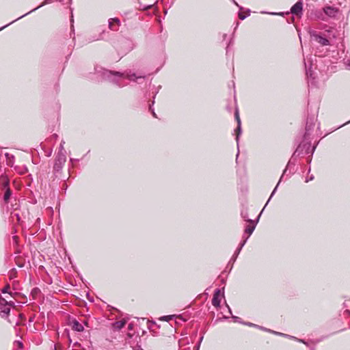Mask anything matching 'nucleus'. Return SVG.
Segmentation results:
<instances>
[{"instance_id":"1","label":"nucleus","mask_w":350,"mask_h":350,"mask_svg":"<svg viewBox=\"0 0 350 350\" xmlns=\"http://www.w3.org/2000/svg\"><path fill=\"white\" fill-rule=\"evenodd\" d=\"M95 71L104 79L109 80L120 88L124 87L125 85V84L122 82V79L123 78H126L130 81H136L139 84L142 83L145 80L144 76H137L135 73L131 74L130 72L124 73L116 71H111L102 67L95 68Z\"/></svg>"},{"instance_id":"2","label":"nucleus","mask_w":350,"mask_h":350,"mask_svg":"<svg viewBox=\"0 0 350 350\" xmlns=\"http://www.w3.org/2000/svg\"><path fill=\"white\" fill-rule=\"evenodd\" d=\"M310 146H311V144H310V142H307V143H305V144H300L297 149L295 150V151L294 152L293 156H292V158L291 159V160L288 161V164H287V166L284 169V172H283V174L281 176V178H283V177L286 175L287 176H289V174H287V171H288V169H291V165H295V162L293 161L295 158L296 157H298L299 156L300 154H308V153H311V150H310Z\"/></svg>"},{"instance_id":"3","label":"nucleus","mask_w":350,"mask_h":350,"mask_svg":"<svg viewBox=\"0 0 350 350\" xmlns=\"http://www.w3.org/2000/svg\"><path fill=\"white\" fill-rule=\"evenodd\" d=\"M66 161V157L65 153H57L55 163L53 165V170L55 172H60Z\"/></svg>"},{"instance_id":"4","label":"nucleus","mask_w":350,"mask_h":350,"mask_svg":"<svg viewBox=\"0 0 350 350\" xmlns=\"http://www.w3.org/2000/svg\"><path fill=\"white\" fill-rule=\"evenodd\" d=\"M234 118L237 122V129H235V133H236V141H237V148L239 149V136L241 134V119H240V117H239V111H238V109H237L235 110V112H234ZM239 150H238V152L237 154V159L239 157Z\"/></svg>"},{"instance_id":"5","label":"nucleus","mask_w":350,"mask_h":350,"mask_svg":"<svg viewBox=\"0 0 350 350\" xmlns=\"http://www.w3.org/2000/svg\"><path fill=\"white\" fill-rule=\"evenodd\" d=\"M311 37L314 40L319 43L321 46H328L329 45V41L325 37L321 36L320 33H317L315 31H313L310 33Z\"/></svg>"},{"instance_id":"6","label":"nucleus","mask_w":350,"mask_h":350,"mask_svg":"<svg viewBox=\"0 0 350 350\" xmlns=\"http://www.w3.org/2000/svg\"><path fill=\"white\" fill-rule=\"evenodd\" d=\"M8 301L4 298L0 297V315L2 317L8 316L10 312V308L8 306Z\"/></svg>"},{"instance_id":"7","label":"nucleus","mask_w":350,"mask_h":350,"mask_svg":"<svg viewBox=\"0 0 350 350\" xmlns=\"http://www.w3.org/2000/svg\"><path fill=\"white\" fill-rule=\"evenodd\" d=\"M53 0H44L42 4H40L39 6H38L37 8L31 10V11L28 12L27 13L22 15L21 16L18 17V18H16V20H14L13 21L10 22V23L4 25L3 27H1L0 28V31L3 30L4 28L7 27L8 26H9L10 25L12 24L13 23H14L15 21L23 18L24 16L28 15L29 14H30L31 12L38 10V8L44 6V5H46V4H49V3H51L53 2Z\"/></svg>"},{"instance_id":"8","label":"nucleus","mask_w":350,"mask_h":350,"mask_svg":"<svg viewBox=\"0 0 350 350\" xmlns=\"http://www.w3.org/2000/svg\"><path fill=\"white\" fill-rule=\"evenodd\" d=\"M314 125V119L312 118H308L306 125V132L304 135L305 140H306L310 135V131L313 130Z\"/></svg>"},{"instance_id":"9","label":"nucleus","mask_w":350,"mask_h":350,"mask_svg":"<svg viewBox=\"0 0 350 350\" xmlns=\"http://www.w3.org/2000/svg\"><path fill=\"white\" fill-rule=\"evenodd\" d=\"M303 10V2L301 0L298 1L295 4H294L291 9V12L293 14L296 16H299L302 14Z\"/></svg>"},{"instance_id":"10","label":"nucleus","mask_w":350,"mask_h":350,"mask_svg":"<svg viewBox=\"0 0 350 350\" xmlns=\"http://www.w3.org/2000/svg\"><path fill=\"white\" fill-rule=\"evenodd\" d=\"M258 219H259V216H258L256 221H252V222H249L250 224H248L245 227V234H247L245 239H247L250 237V236L252 234V232H254V230L256 228V225L257 222L258 221Z\"/></svg>"},{"instance_id":"11","label":"nucleus","mask_w":350,"mask_h":350,"mask_svg":"<svg viewBox=\"0 0 350 350\" xmlns=\"http://www.w3.org/2000/svg\"><path fill=\"white\" fill-rule=\"evenodd\" d=\"M323 11L330 18H334L338 13V9L333 6H325L323 8Z\"/></svg>"},{"instance_id":"12","label":"nucleus","mask_w":350,"mask_h":350,"mask_svg":"<svg viewBox=\"0 0 350 350\" xmlns=\"http://www.w3.org/2000/svg\"><path fill=\"white\" fill-rule=\"evenodd\" d=\"M120 24V20L117 18H110L109 20V28L112 31H118L119 29Z\"/></svg>"},{"instance_id":"13","label":"nucleus","mask_w":350,"mask_h":350,"mask_svg":"<svg viewBox=\"0 0 350 350\" xmlns=\"http://www.w3.org/2000/svg\"><path fill=\"white\" fill-rule=\"evenodd\" d=\"M243 324L245 325H247L250 327H258L259 329H261L262 330H265V331H267V332H272L275 334H277V335H280V336H289L287 334H282V333H280V332H275V331H272V330H270V329H268L267 328H265L263 327H261V326H259V325H257L256 324H254L252 323H250V322H247V323H243Z\"/></svg>"},{"instance_id":"14","label":"nucleus","mask_w":350,"mask_h":350,"mask_svg":"<svg viewBox=\"0 0 350 350\" xmlns=\"http://www.w3.org/2000/svg\"><path fill=\"white\" fill-rule=\"evenodd\" d=\"M72 328L75 331L77 332H82L83 330V326L81 323L77 321L76 319H74L72 321Z\"/></svg>"},{"instance_id":"15","label":"nucleus","mask_w":350,"mask_h":350,"mask_svg":"<svg viewBox=\"0 0 350 350\" xmlns=\"http://www.w3.org/2000/svg\"><path fill=\"white\" fill-rule=\"evenodd\" d=\"M10 181L9 179L4 176H0V185L2 186V189L9 188Z\"/></svg>"},{"instance_id":"16","label":"nucleus","mask_w":350,"mask_h":350,"mask_svg":"<svg viewBox=\"0 0 350 350\" xmlns=\"http://www.w3.org/2000/svg\"><path fill=\"white\" fill-rule=\"evenodd\" d=\"M5 158H6V163L8 166L12 167L14 162V156L12 154H10L9 153L6 152L5 154Z\"/></svg>"},{"instance_id":"17","label":"nucleus","mask_w":350,"mask_h":350,"mask_svg":"<svg viewBox=\"0 0 350 350\" xmlns=\"http://www.w3.org/2000/svg\"><path fill=\"white\" fill-rule=\"evenodd\" d=\"M343 308H345L344 314L350 315V299L345 300Z\"/></svg>"},{"instance_id":"18","label":"nucleus","mask_w":350,"mask_h":350,"mask_svg":"<svg viewBox=\"0 0 350 350\" xmlns=\"http://www.w3.org/2000/svg\"><path fill=\"white\" fill-rule=\"evenodd\" d=\"M239 253H240V249H237L236 251L234 252V254L232 255V258H230V260L228 262V265L232 264L231 268L232 267V265L236 261Z\"/></svg>"},{"instance_id":"19","label":"nucleus","mask_w":350,"mask_h":350,"mask_svg":"<svg viewBox=\"0 0 350 350\" xmlns=\"http://www.w3.org/2000/svg\"><path fill=\"white\" fill-rule=\"evenodd\" d=\"M5 189V193H4V196H3V200L5 202H8L10 198V196L12 195V191H11V189L9 188H7V189Z\"/></svg>"},{"instance_id":"20","label":"nucleus","mask_w":350,"mask_h":350,"mask_svg":"<svg viewBox=\"0 0 350 350\" xmlns=\"http://www.w3.org/2000/svg\"><path fill=\"white\" fill-rule=\"evenodd\" d=\"M125 324H126V321L124 320L118 321H116L113 324V327L116 329H122V327H124Z\"/></svg>"},{"instance_id":"21","label":"nucleus","mask_w":350,"mask_h":350,"mask_svg":"<svg viewBox=\"0 0 350 350\" xmlns=\"http://www.w3.org/2000/svg\"><path fill=\"white\" fill-rule=\"evenodd\" d=\"M282 179V178H280V179L279 182L278 183V184H277L276 187L274 188V189H273V191H272V193H271V196H270V197H269V198L268 201L267 202V204H265L264 208H262V210H261V212H263V210H265V208H266L267 204H268V202H269L270 199H271V198H272V196L274 195V193H275V192L276 191L277 188H278V185H279L280 183L281 182ZM261 213H260L259 214V215H258L259 217L260 216Z\"/></svg>"},{"instance_id":"22","label":"nucleus","mask_w":350,"mask_h":350,"mask_svg":"<svg viewBox=\"0 0 350 350\" xmlns=\"http://www.w3.org/2000/svg\"><path fill=\"white\" fill-rule=\"evenodd\" d=\"M282 179V178H280V179L279 182L278 183V184H277L276 187L274 188V189H273V191H272V193H271V196H270V197H269V198L268 201L267 202V204H265L264 208H262V210H261V212H263V210H265V208H266L267 204H268V202H269L270 199H271V198H272V196L274 195V193H275V192L276 191L277 188H278V185H279L280 183L281 182ZM261 213H260L259 214V215H258L259 217L260 216Z\"/></svg>"},{"instance_id":"23","label":"nucleus","mask_w":350,"mask_h":350,"mask_svg":"<svg viewBox=\"0 0 350 350\" xmlns=\"http://www.w3.org/2000/svg\"><path fill=\"white\" fill-rule=\"evenodd\" d=\"M282 179V178H280V179L279 182L278 183V184H277L276 187L274 188V189H273V191H272V193H271V196H270V197H269V198L268 201L267 202V204H265L264 208H262V210H261V212H263V210H265V208H266L267 204H268V202H269L270 199H271V198H272V196L274 195V193H275V192L276 191L277 188H278V185H279L280 183L281 182ZM261 213H260L259 214V215H258L259 217L260 216Z\"/></svg>"},{"instance_id":"24","label":"nucleus","mask_w":350,"mask_h":350,"mask_svg":"<svg viewBox=\"0 0 350 350\" xmlns=\"http://www.w3.org/2000/svg\"><path fill=\"white\" fill-rule=\"evenodd\" d=\"M282 179V178H280V179L279 182L278 183V184H277L276 187L274 188V189H273V191H272V193H271V196H270V197H269V198L268 201L267 202V204H265L264 208H262V210H261V212H263V210H265V208H266L267 204H268V202H269L270 199H271V198H272V196L274 195V193H275V192L276 191L277 188H278V185H279L280 183L281 182ZM261 213H260L259 214V215H258L259 217L260 216Z\"/></svg>"},{"instance_id":"25","label":"nucleus","mask_w":350,"mask_h":350,"mask_svg":"<svg viewBox=\"0 0 350 350\" xmlns=\"http://www.w3.org/2000/svg\"><path fill=\"white\" fill-rule=\"evenodd\" d=\"M241 217L247 222H252L253 220L249 219L248 213L247 210H242L241 213Z\"/></svg>"},{"instance_id":"26","label":"nucleus","mask_w":350,"mask_h":350,"mask_svg":"<svg viewBox=\"0 0 350 350\" xmlns=\"http://www.w3.org/2000/svg\"><path fill=\"white\" fill-rule=\"evenodd\" d=\"M220 298L219 297H213V299H212V304L216 307V308H218L220 306Z\"/></svg>"},{"instance_id":"27","label":"nucleus","mask_w":350,"mask_h":350,"mask_svg":"<svg viewBox=\"0 0 350 350\" xmlns=\"http://www.w3.org/2000/svg\"><path fill=\"white\" fill-rule=\"evenodd\" d=\"M64 143H65L64 141H62L59 148L58 153H65L64 147Z\"/></svg>"},{"instance_id":"28","label":"nucleus","mask_w":350,"mask_h":350,"mask_svg":"<svg viewBox=\"0 0 350 350\" xmlns=\"http://www.w3.org/2000/svg\"><path fill=\"white\" fill-rule=\"evenodd\" d=\"M232 318L233 319L234 322L243 324V322L241 321V319L240 317L232 315Z\"/></svg>"},{"instance_id":"29","label":"nucleus","mask_w":350,"mask_h":350,"mask_svg":"<svg viewBox=\"0 0 350 350\" xmlns=\"http://www.w3.org/2000/svg\"><path fill=\"white\" fill-rule=\"evenodd\" d=\"M14 344L16 345V346L18 348V349H23V344L21 341L20 340H16L14 342Z\"/></svg>"},{"instance_id":"30","label":"nucleus","mask_w":350,"mask_h":350,"mask_svg":"<svg viewBox=\"0 0 350 350\" xmlns=\"http://www.w3.org/2000/svg\"><path fill=\"white\" fill-rule=\"evenodd\" d=\"M202 340H203V336H201V337L200 338V339H199V341H198V344H197V345H196V346L195 347L196 350H199V349H200V344H201V342H202Z\"/></svg>"},{"instance_id":"31","label":"nucleus","mask_w":350,"mask_h":350,"mask_svg":"<svg viewBox=\"0 0 350 350\" xmlns=\"http://www.w3.org/2000/svg\"><path fill=\"white\" fill-rule=\"evenodd\" d=\"M306 75H307V77H310L314 78V77H312V71L310 70V68H308H308H306Z\"/></svg>"},{"instance_id":"32","label":"nucleus","mask_w":350,"mask_h":350,"mask_svg":"<svg viewBox=\"0 0 350 350\" xmlns=\"http://www.w3.org/2000/svg\"><path fill=\"white\" fill-rule=\"evenodd\" d=\"M220 292H221L220 289H218V288L216 289L214 292L213 297H219Z\"/></svg>"},{"instance_id":"33","label":"nucleus","mask_w":350,"mask_h":350,"mask_svg":"<svg viewBox=\"0 0 350 350\" xmlns=\"http://www.w3.org/2000/svg\"><path fill=\"white\" fill-rule=\"evenodd\" d=\"M174 317V316L172 315H169V316H163L161 319L162 320H165V321H168L170 319H172V318Z\"/></svg>"},{"instance_id":"34","label":"nucleus","mask_w":350,"mask_h":350,"mask_svg":"<svg viewBox=\"0 0 350 350\" xmlns=\"http://www.w3.org/2000/svg\"><path fill=\"white\" fill-rule=\"evenodd\" d=\"M247 239H245L240 244H239V246L237 249H240V251L241 250L242 247L244 246V245L245 244L246 241H247Z\"/></svg>"},{"instance_id":"35","label":"nucleus","mask_w":350,"mask_h":350,"mask_svg":"<svg viewBox=\"0 0 350 350\" xmlns=\"http://www.w3.org/2000/svg\"><path fill=\"white\" fill-rule=\"evenodd\" d=\"M10 289V285L8 284L6 285L3 289H2V293H8V290Z\"/></svg>"},{"instance_id":"36","label":"nucleus","mask_w":350,"mask_h":350,"mask_svg":"<svg viewBox=\"0 0 350 350\" xmlns=\"http://www.w3.org/2000/svg\"><path fill=\"white\" fill-rule=\"evenodd\" d=\"M246 17H247V16L243 15L242 13H239V18L241 20H244Z\"/></svg>"},{"instance_id":"37","label":"nucleus","mask_w":350,"mask_h":350,"mask_svg":"<svg viewBox=\"0 0 350 350\" xmlns=\"http://www.w3.org/2000/svg\"><path fill=\"white\" fill-rule=\"evenodd\" d=\"M81 344L79 343L78 342H76L73 344V347H77V348L79 347H79H81Z\"/></svg>"},{"instance_id":"38","label":"nucleus","mask_w":350,"mask_h":350,"mask_svg":"<svg viewBox=\"0 0 350 350\" xmlns=\"http://www.w3.org/2000/svg\"><path fill=\"white\" fill-rule=\"evenodd\" d=\"M317 144H319V142H317V144H316V145H314V146L312 147V148L311 149V154H312L314 153V150H315V149H316V148H317Z\"/></svg>"},{"instance_id":"39","label":"nucleus","mask_w":350,"mask_h":350,"mask_svg":"<svg viewBox=\"0 0 350 350\" xmlns=\"http://www.w3.org/2000/svg\"><path fill=\"white\" fill-rule=\"evenodd\" d=\"M314 179V176L312 175L309 178H306V182L308 183L309 182L310 180H312Z\"/></svg>"},{"instance_id":"40","label":"nucleus","mask_w":350,"mask_h":350,"mask_svg":"<svg viewBox=\"0 0 350 350\" xmlns=\"http://www.w3.org/2000/svg\"><path fill=\"white\" fill-rule=\"evenodd\" d=\"M176 318V319H178V320H180V321H185V319H183V318L182 317H180V316H177Z\"/></svg>"},{"instance_id":"41","label":"nucleus","mask_w":350,"mask_h":350,"mask_svg":"<svg viewBox=\"0 0 350 350\" xmlns=\"http://www.w3.org/2000/svg\"><path fill=\"white\" fill-rule=\"evenodd\" d=\"M297 340L299 342H303L304 344L308 345V343L306 341H304V340H302V339H297Z\"/></svg>"},{"instance_id":"42","label":"nucleus","mask_w":350,"mask_h":350,"mask_svg":"<svg viewBox=\"0 0 350 350\" xmlns=\"http://www.w3.org/2000/svg\"><path fill=\"white\" fill-rule=\"evenodd\" d=\"M79 161V160H78V159H72V158H70V161L71 163H73V162H75V161Z\"/></svg>"},{"instance_id":"43","label":"nucleus","mask_w":350,"mask_h":350,"mask_svg":"<svg viewBox=\"0 0 350 350\" xmlns=\"http://www.w3.org/2000/svg\"><path fill=\"white\" fill-rule=\"evenodd\" d=\"M14 306V303L12 301H8V306Z\"/></svg>"},{"instance_id":"44","label":"nucleus","mask_w":350,"mask_h":350,"mask_svg":"<svg viewBox=\"0 0 350 350\" xmlns=\"http://www.w3.org/2000/svg\"><path fill=\"white\" fill-rule=\"evenodd\" d=\"M232 1H233L234 3L236 5H237L238 7H239V8H240L241 10L242 9V8H241V7H240V6L239 5V4H238V3H237L234 0H232Z\"/></svg>"},{"instance_id":"45","label":"nucleus","mask_w":350,"mask_h":350,"mask_svg":"<svg viewBox=\"0 0 350 350\" xmlns=\"http://www.w3.org/2000/svg\"><path fill=\"white\" fill-rule=\"evenodd\" d=\"M346 64L348 66H350V59H347V62H346Z\"/></svg>"},{"instance_id":"46","label":"nucleus","mask_w":350,"mask_h":350,"mask_svg":"<svg viewBox=\"0 0 350 350\" xmlns=\"http://www.w3.org/2000/svg\"><path fill=\"white\" fill-rule=\"evenodd\" d=\"M149 111L152 112V111H154V109H152V105H150V107H149Z\"/></svg>"},{"instance_id":"47","label":"nucleus","mask_w":350,"mask_h":350,"mask_svg":"<svg viewBox=\"0 0 350 350\" xmlns=\"http://www.w3.org/2000/svg\"><path fill=\"white\" fill-rule=\"evenodd\" d=\"M151 113H152V116H153L154 118H157V115H156V113H155V112H154V111H152V112H151Z\"/></svg>"},{"instance_id":"48","label":"nucleus","mask_w":350,"mask_h":350,"mask_svg":"<svg viewBox=\"0 0 350 350\" xmlns=\"http://www.w3.org/2000/svg\"><path fill=\"white\" fill-rule=\"evenodd\" d=\"M228 308V310H229V312L232 314V312H231V309L230 308V307L226 304Z\"/></svg>"},{"instance_id":"49","label":"nucleus","mask_w":350,"mask_h":350,"mask_svg":"<svg viewBox=\"0 0 350 350\" xmlns=\"http://www.w3.org/2000/svg\"><path fill=\"white\" fill-rule=\"evenodd\" d=\"M53 137L55 139H57L58 136H57V134H54V135H53Z\"/></svg>"},{"instance_id":"50","label":"nucleus","mask_w":350,"mask_h":350,"mask_svg":"<svg viewBox=\"0 0 350 350\" xmlns=\"http://www.w3.org/2000/svg\"><path fill=\"white\" fill-rule=\"evenodd\" d=\"M157 93H158V91L155 92V94H154V96H153V98H155V96H156V94H157Z\"/></svg>"},{"instance_id":"51","label":"nucleus","mask_w":350,"mask_h":350,"mask_svg":"<svg viewBox=\"0 0 350 350\" xmlns=\"http://www.w3.org/2000/svg\"><path fill=\"white\" fill-rule=\"evenodd\" d=\"M13 239H14V240H16L17 237H16V236H14V237H13Z\"/></svg>"},{"instance_id":"52","label":"nucleus","mask_w":350,"mask_h":350,"mask_svg":"<svg viewBox=\"0 0 350 350\" xmlns=\"http://www.w3.org/2000/svg\"><path fill=\"white\" fill-rule=\"evenodd\" d=\"M349 122H350V120H349V121H348V122H346L345 124H344L343 125H345V124H348V123H349Z\"/></svg>"},{"instance_id":"53","label":"nucleus","mask_w":350,"mask_h":350,"mask_svg":"<svg viewBox=\"0 0 350 350\" xmlns=\"http://www.w3.org/2000/svg\"><path fill=\"white\" fill-rule=\"evenodd\" d=\"M311 160H312V159H311V158H310V159H308V162H309V163H310V162H311Z\"/></svg>"},{"instance_id":"54","label":"nucleus","mask_w":350,"mask_h":350,"mask_svg":"<svg viewBox=\"0 0 350 350\" xmlns=\"http://www.w3.org/2000/svg\"><path fill=\"white\" fill-rule=\"evenodd\" d=\"M247 12H248V14H247V16H248L250 14V10H247Z\"/></svg>"},{"instance_id":"55","label":"nucleus","mask_w":350,"mask_h":350,"mask_svg":"<svg viewBox=\"0 0 350 350\" xmlns=\"http://www.w3.org/2000/svg\"><path fill=\"white\" fill-rule=\"evenodd\" d=\"M83 350H85V349H83Z\"/></svg>"}]
</instances>
